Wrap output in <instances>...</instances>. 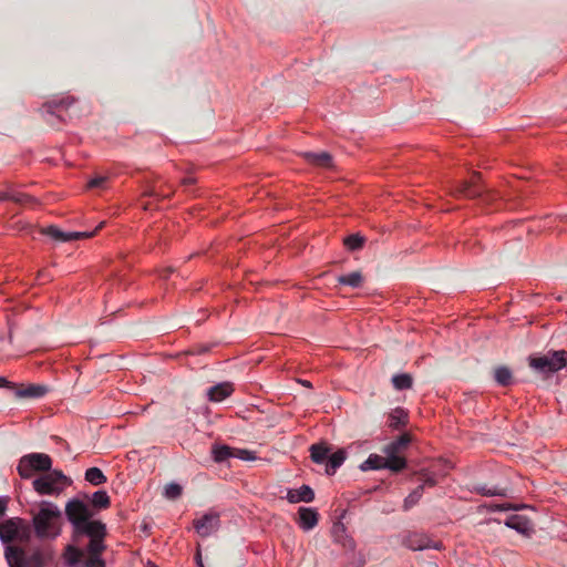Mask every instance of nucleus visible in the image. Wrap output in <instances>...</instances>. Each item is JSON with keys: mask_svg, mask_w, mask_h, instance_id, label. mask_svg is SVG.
<instances>
[{"mask_svg": "<svg viewBox=\"0 0 567 567\" xmlns=\"http://www.w3.org/2000/svg\"><path fill=\"white\" fill-rule=\"evenodd\" d=\"M61 517L60 509L52 505L45 504L33 516V527L39 538H55L60 534L58 525Z\"/></svg>", "mask_w": 567, "mask_h": 567, "instance_id": "nucleus-1", "label": "nucleus"}, {"mask_svg": "<svg viewBox=\"0 0 567 567\" xmlns=\"http://www.w3.org/2000/svg\"><path fill=\"white\" fill-rule=\"evenodd\" d=\"M4 557L9 567H44L49 559V556L40 549L28 553L13 545L6 547Z\"/></svg>", "mask_w": 567, "mask_h": 567, "instance_id": "nucleus-2", "label": "nucleus"}, {"mask_svg": "<svg viewBox=\"0 0 567 567\" xmlns=\"http://www.w3.org/2000/svg\"><path fill=\"white\" fill-rule=\"evenodd\" d=\"M52 460L44 453H30L23 455L18 464V473L22 478H30L34 472H49Z\"/></svg>", "mask_w": 567, "mask_h": 567, "instance_id": "nucleus-3", "label": "nucleus"}, {"mask_svg": "<svg viewBox=\"0 0 567 567\" xmlns=\"http://www.w3.org/2000/svg\"><path fill=\"white\" fill-rule=\"evenodd\" d=\"M567 363L565 350L553 351L546 355L530 358L529 365L539 373H554L563 369Z\"/></svg>", "mask_w": 567, "mask_h": 567, "instance_id": "nucleus-4", "label": "nucleus"}, {"mask_svg": "<svg viewBox=\"0 0 567 567\" xmlns=\"http://www.w3.org/2000/svg\"><path fill=\"white\" fill-rule=\"evenodd\" d=\"M70 483L71 481L61 471L54 470L35 478L32 485L39 494L52 495L59 493V485L66 486Z\"/></svg>", "mask_w": 567, "mask_h": 567, "instance_id": "nucleus-5", "label": "nucleus"}, {"mask_svg": "<svg viewBox=\"0 0 567 567\" xmlns=\"http://www.w3.org/2000/svg\"><path fill=\"white\" fill-rule=\"evenodd\" d=\"M65 515L74 530L86 519L91 518L93 516V512L87 504L78 498H73L65 505Z\"/></svg>", "mask_w": 567, "mask_h": 567, "instance_id": "nucleus-6", "label": "nucleus"}, {"mask_svg": "<svg viewBox=\"0 0 567 567\" xmlns=\"http://www.w3.org/2000/svg\"><path fill=\"white\" fill-rule=\"evenodd\" d=\"M105 226V221H101L97 227L91 231H62L55 226H49L42 230V234L50 236L56 241L65 243L71 240H78V239H85L93 237L100 229H102Z\"/></svg>", "mask_w": 567, "mask_h": 567, "instance_id": "nucleus-7", "label": "nucleus"}, {"mask_svg": "<svg viewBox=\"0 0 567 567\" xmlns=\"http://www.w3.org/2000/svg\"><path fill=\"white\" fill-rule=\"evenodd\" d=\"M404 545L412 550L437 549L442 548V543L436 542L425 534L412 533L404 539Z\"/></svg>", "mask_w": 567, "mask_h": 567, "instance_id": "nucleus-8", "label": "nucleus"}, {"mask_svg": "<svg viewBox=\"0 0 567 567\" xmlns=\"http://www.w3.org/2000/svg\"><path fill=\"white\" fill-rule=\"evenodd\" d=\"M196 533L202 537H208L219 527V515L207 513L193 522Z\"/></svg>", "mask_w": 567, "mask_h": 567, "instance_id": "nucleus-9", "label": "nucleus"}, {"mask_svg": "<svg viewBox=\"0 0 567 567\" xmlns=\"http://www.w3.org/2000/svg\"><path fill=\"white\" fill-rule=\"evenodd\" d=\"M73 532H74L75 537L86 535L90 538H100V537H105L106 527H105V524H103L102 522L91 520L89 518L84 523H82L78 528H75Z\"/></svg>", "mask_w": 567, "mask_h": 567, "instance_id": "nucleus-10", "label": "nucleus"}, {"mask_svg": "<svg viewBox=\"0 0 567 567\" xmlns=\"http://www.w3.org/2000/svg\"><path fill=\"white\" fill-rule=\"evenodd\" d=\"M480 173H474L470 181L461 183L455 189L456 195L465 198H476L483 195V187L478 185Z\"/></svg>", "mask_w": 567, "mask_h": 567, "instance_id": "nucleus-11", "label": "nucleus"}, {"mask_svg": "<svg viewBox=\"0 0 567 567\" xmlns=\"http://www.w3.org/2000/svg\"><path fill=\"white\" fill-rule=\"evenodd\" d=\"M234 392V385L230 382H221L210 386L207 390V396L212 402H221Z\"/></svg>", "mask_w": 567, "mask_h": 567, "instance_id": "nucleus-12", "label": "nucleus"}, {"mask_svg": "<svg viewBox=\"0 0 567 567\" xmlns=\"http://www.w3.org/2000/svg\"><path fill=\"white\" fill-rule=\"evenodd\" d=\"M299 514V526L305 530L313 529L319 520V514L317 509L310 507H300Z\"/></svg>", "mask_w": 567, "mask_h": 567, "instance_id": "nucleus-13", "label": "nucleus"}, {"mask_svg": "<svg viewBox=\"0 0 567 567\" xmlns=\"http://www.w3.org/2000/svg\"><path fill=\"white\" fill-rule=\"evenodd\" d=\"M49 392V388L44 384H28L21 385L16 392V395L21 399H39Z\"/></svg>", "mask_w": 567, "mask_h": 567, "instance_id": "nucleus-14", "label": "nucleus"}, {"mask_svg": "<svg viewBox=\"0 0 567 567\" xmlns=\"http://www.w3.org/2000/svg\"><path fill=\"white\" fill-rule=\"evenodd\" d=\"M287 499L289 503H310L315 499V492L308 485H302L299 488L289 489L287 494Z\"/></svg>", "mask_w": 567, "mask_h": 567, "instance_id": "nucleus-15", "label": "nucleus"}, {"mask_svg": "<svg viewBox=\"0 0 567 567\" xmlns=\"http://www.w3.org/2000/svg\"><path fill=\"white\" fill-rule=\"evenodd\" d=\"M505 525L509 528H513L522 534H528L532 530V524L530 520L524 516L514 514L507 517L505 520Z\"/></svg>", "mask_w": 567, "mask_h": 567, "instance_id": "nucleus-16", "label": "nucleus"}, {"mask_svg": "<svg viewBox=\"0 0 567 567\" xmlns=\"http://www.w3.org/2000/svg\"><path fill=\"white\" fill-rule=\"evenodd\" d=\"M18 523L14 519H8L0 524V539L3 544H9L19 536Z\"/></svg>", "mask_w": 567, "mask_h": 567, "instance_id": "nucleus-17", "label": "nucleus"}, {"mask_svg": "<svg viewBox=\"0 0 567 567\" xmlns=\"http://www.w3.org/2000/svg\"><path fill=\"white\" fill-rule=\"evenodd\" d=\"M303 157L311 164L319 167H331L332 166V157L328 152H307L303 154Z\"/></svg>", "mask_w": 567, "mask_h": 567, "instance_id": "nucleus-18", "label": "nucleus"}, {"mask_svg": "<svg viewBox=\"0 0 567 567\" xmlns=\"http://www.w3.org/2000/svg\"><path fill=\"white\" fill-rule=\"evenodd\" d=\"M411 443V435L409 433H404L400 435L396 440L385 445L383 449L384 454H396L406 449Z\"/></svg>", "mask_w": 567, "mask_h": 567, "instance_id": "nucleus-19", "label": "nucleus"}, {"mask_svg": "<svg viewBox=\"0 0 567 567\" xmlns=\"http://www.w3.org/2000/svg\"><path fill=\"white\" fill-rule=\"evenodd\" d=\"M311 460L317 463H327L330 455V447L324 443L312 444L309 449Z\"/></svg>", "mask_w": 567, "mask_h": 567, "instance_id": "nucleus-20", "label": "nucleus"}, {"mask_svg": "<svg viewBox=\"0 0 567 567\" xmlns=\"http://www.w3.org/2000/svg\"><path fill=\"white\" fill-rule=\"evenodd\" d=\"M346 452L343 450H338L337 452L330 454L326 463V473L328 475H333L336 471L343 464Z\"/></svg>", "mask_w": 567, "mask_h": 567, "instance_id": "nucleus-21", "label": "nucleus"}, {"mask_svg": "<svg viewBox=\"0 0 567 567\" xmlns=\"http://www.w3.org/2000/svg\"><path fill=\"white\" fill-rule=\"evenodd\" d=\"M234 449L228 445L214 444L212 446V456L216 463H223L234 457Z\"/></svg>", "mask_w": 567, "mask_h": 567, "instance_id": "nucleus-22", "label": "nucleus"}, {"mask_svg": "<svg viewBox=\"0 0 567 567\" xmlns=\"http://www.w3.org/2000/svg\"><path fill=\"white\" fill-rule=\"evenodd\" d=\"M384 468L399 473L406 467V460L396 454H385Z\"/></svg>", "mask_w": 567, "mask_h": 567, "instance_id": "nucleus-23", "label": "nucleus"}, {"mask_svg": "<svg viewBox=\"0 0 567 567\" xmlns=\"http://www.w3.org/2000/svg\"><path fill=\"white\" fill-rule=\"evenodd\" d=\"M337 281L340 285L350 286L352 288H359L363 284V275L361 271H353L348 275L339 276Z\"/></svg>", "mask_w": 567, "mask_h": 567, "instance_id": "nucleus-24", "label": "nucleus"}, {"mask_svg": "<svg viewBox=\"0 0 567 567\" xmlns=\"http://www.w3.org/2000/svg\"><path fill=\"white\" fill-rule=\"evenodd\" d=\"M494 379L502 386H508L513 383L512 371L504 365L494 369Z\"/></svg>", "mask_w": 567, "mask_h": 567, "instance_id": "nucleus-25", "label": "nucleus"}, {"mask_svg": "<svg viewBox=\"0 0 567 567\" xmlns=\"http://www.w3.org/2000/svg\"><path fill=\"white\" fill-rule=\"evenodd\" d=\"M64 557H65L66 563L71 567H76L80 563H82V559L84 557V551L80 548L69 545L66 547Z\"/></svg>", "mask_w": 567, "mask_h": 567, "instance_id": "nucleus-26", "label": "nucleus"}, {"mask_svg": "<svg viewBox=\"0 0 567 567\" xmlns=\"http://www.w3.org/2000/svg\"><path fill=\"white\" fill-rule=\"evenodd\" d=\"M385 457L378 454H370L369 457L361 464L362 471L382 470L384 468Z\"/></svg>", "mask_w": 567, "mask_h": 567, "instance_id": "nucleus-27", "label": "nucleus"}, {"mask_svg": "<svg viewBox=\"0 0 567 567\" xmlns=\"http://www.w3.org/2000/svg\"><path fill=\"white\" fill-rule=\"evenodd\" d=\"M392 384L396 390H408L412 388L413 379L409 373L395 374L392 377Z\"/></svg>", "mask_w": 567, "mask_h": 567, "instance_id": "nucleus-28", "label": "nucleus"}, {"mask_svg": "<svg viewBox=\"0 0 567 567\" xmlns=\"http://www.w3.org/2000/svg\"><path fill=\"white\" fill-rule=\"evenodd\" d=\"M91 504L97 509H105L111 505V499L105 491H97L92 495Z\"/></svg>", "mask_w": 567, "mask_h": 567, "instance_id": "nucleus-29", "label": "nucleus"}, {"mask_svg": "<svg viewBox=\"0 0 567 567\" xmlns=\"http://www.w3.org/2000/svg\"><path fill=\"white\" fill-rule=\"evenodd\" d=\"M85 480L91 484L99 486L106 482V476L99 467H90L85 472Z\"/></svg>", "mask_w": 567, "mask_h": 567, "instance_id": "nucleus-30", "label": "nucleus"}, {"mask_svg": "<svg viewBox=\"0 0 567 567\" xmlns=\"http://www.w3.org/2000/svg\"><path fill=\"white\" fill-rule=\"evenodd\" d=\"M423 494V485L417 486L414 491H412L403 502V511H410L414 505L419 503Z\"/></svg>", "mask_w": 567, "mask_h": 567, "instance_id": "nucleus-31", "label": "nucleus"}, {"mask_svg": "<svg viewBox=\"0 0 567 567\" xmlns=\"http://www.w3.org/2000/svg\"><path fill=\"white\" fill-rule=\"evenodd\" d=\"M406 413L402 409L394 410L389 417V426L400 429L406 423Z\"/></svg>", "mask_w": 567, "mask_h": 567, "instance_id": "nucleus-32", "label": "nucleus"}, {"mask_svg": "<svg viewBox=\"0 0 567 567\" xmlns=\"http://www.w3.org/2000/svg\"><path fill=\"white\" fill-rule=\"evenodd\" d=\"M365 238L359 234H353L344 238L343 243L350 250H359L363 247Z\"/></svg>", "mask_w": 567, "mask_h": 567, "instance_id": "nucleus-33", "label": "nucleus"}, {"mask_svg": "<svg viewBox=\"0 0 567 567\" xmlns=\"http://www.w3.org/2000/svg\"><path fill=\"white\" fill-rule=\"evenodd\" d=\"M10 197H11L12 202H14L16 204L21 205V206L32 205L37 202V199L34 197H32L28 194L18 192L16 189H14L13 195H11Z\"/></svg>", "mask_w": 567, "mask_h": 567, "instance_id": "nucleus-34", "label": "nucleus"}, {"mask_svg": "<svg viewBox=\"0 0 567 567\" xmlns=\"http://www.w3.org/2000/svg\"><path fill=\"white\" fill-rule=\"evenodd\" d=\"M104 537L100 538H91L87 544V553L89 555H101L102 551L105 549V546L103 544Z\"/></svg>", "mask_w": 567, "mask_h": 567, "instance_id": "nucleus-35", "label": "nucleus"}, {"mask_svg": "<svg viewBox=\"0 0 567 567\" xmlns=\"http://www.w3.org/2000/svg\"><path fill=\"white\" fill-rule=\"evenodd\" d=\"M477 492L484 496H505L506 489L505 488H498V487H488L487 485L478 486Z\"/></svg>", "mask_w": 567, "mask_h": 567, "instance_id": "nucleus-36", "label": "nucleus"}, {"mask_svg": "<svg viewBox=\"0 0 567 567\" xmlns=\"http://www.w3.org/2000/svg\"><path fill=\"white\" fill-rule=\"evenodd\" d=\"M171 194H172V192H165L162 188L158 189L155 186H153V187H150L148 189H146L143 195L150 196V197H153V198L159 200L163 198H168L171 196Z\"/></svg>", "mask_w": 567, "mask_h": 567, "instance_id": "nucleus-37", "label": "nucleus"}, {"mask_svg": "<svg viewBox=\"0 0 567 567\" xmlns=\"http://www.w3.org/2000/svg\"><path fill=\"white\" fill-rule=\"evenodd\" d=\"M182 495V486L176 483H171L165 487V496L169 499H176Z\"/></svg>", "mask_w": 567, "mask_h": 567, "instance_id": "nucleus-38", "label": "nucleus"}, {"mask_svg": "<svg viewBox=\"0 0 567 567\" xmlns=\"http://www.w3.org/2000/svg\"><path fill=\"white\" fill-rule=\"evenodd\" d=\"M234 457L243 461H254L256 456L254 452L243 449H234Z\"/></svg>", "mask_w": 567, "mask_h": 567, "instance_id": "nucleus-39", "label": "nucleus"}, {"mask_svg": "<svg viewBox=\"0 0 567 567\" xmlns=\"http://www.w3.org/2000/svg\"><path fill=\"white\" fill-rule=\"evenodd\" d=\"M45 120L48 123H50L52 126L59 128L60 127V116H55L53 110L51 106L45 107Z\"/></svg>", "mask_w": 567, "mask_h": 567, "instance_id": "nucleus-40", "label": "nucleus"}, {"mask_svg": "<svg viewBox=\"0 0 567 567\" xmlns=\"http://www.w3.org/2000/svg\"><path fill=\"white\" fill-rule=\"evenodd\" d=\"M85 567H105V561L100 558V555H90L84 561Z\"/></svg>", "mask_w": 567, "mask_h": 567, "instance_id": "nucleus-41", "label": "nucleus"}, {"mask_svg": "<svg viewBox=\"0 0 567 567\" xmlns=\"http://www.w3.org/2000/svg\"><path fill=\"white\" fill-rule=\"evenodd\" d=\"M107 178L104 177V176H97V177H94L92 178L87 186L90 188H101V187H104L105 183H106Z\"/></svg>", "mask_w": 567, "mask_h": 567, "instance_id": "nucleus-42", "label": "nucleus"}, {"mask_svg": "<svg viewBox=\"0 0 567 567\" xmlns=\"http://www.w3.org/2000/svg\"><path fill=\"white\" fill-rule=\"evenodd\" d=\"M422 481H423V484H422V485H423V487H424V486H430V487H432V486H435V485H436V480H435L433 476L429 475V474H424V475L422 476Z\"/></svg>", "mask_w": 567, "mask_h": 567, "instance_id": "nucleus-43", "label": "nucleus"}, {"mask_svg": "<svg viewBox=\"0 0 567 567\" xmlns=\"http://www.w3.org/2000/svg\"><path fill=\"white\" fill-rule=\"evenodd\" d=\"M516 507H514L512 504L509 503H504V504H497L494 506V509L495 511H509V509H515Z\"/></svg>", "mask_w": 567, "mask_h": 567, "instance_id": "nucleus-44", "label": "nucleus"}, {"mask_svg": "<svg viewBox=\"0 0 567 567\" xmlns=\"http://www.w3.org/2000/svg\"><path fill=\"white\" fill-rule=\"evenodd\" d=\"M14 189H8L4 192H0V200H11V195H13Z\"/></svg>", "mask_w": 567, "mask_h": 567, "instance_id": "nucleus-45", "label": "nucleus"}, {"mask_svg": "<svg viewBox=\"0 0 567 567\" xmlns=\"http://www.w3.org/2000/svg\"><path fill=\"white\" fill-rule=\"evenodd\" d=\"M0 388H14V385L7 379L0 377Z\"/></svg>", "mask_w": 567, "mask_h": 567, "instance_id": "nucleus-46", "label": "nucleus"}, {"mask_svg": "<svg viewBox=\"0 0 567 567\" xmlns=\"http://www.w3.org/2000/svg\"><path fill=\"white\" fill-rule=\"evenodd\" d=\"M7 509V501L4 498H0V516L6 513Z\"/></svg>", "mask_w": 567, "mask_h": 567, "instance_id": "nucleus-47", "label": "nucleus"}, {"mask_svg": "<svg viewBox=\"0 0 567 567\" xmlns=\"http://www.w3.org/2000/svg\"><path fill=\"white\" fill-rule=\"evenodd\" d=\"M194 183H195V178H193V177H185L183 179V185H185V186L193 185Z\"/></svg>", "mask_w": 567, "mask_h": 567, "instance_id": "nucleus-48", "label": "nucleus"}, {"mask_svg": "<svg viewBox=\"0 0 567 567\" xmlns=\"http://www.w3.org/2000/svg\"><path fill=\"white\" fill-rule=\"evenodd\" d=\"M195 559H196V563H197V567H200V564H203V560H202V555H200L199 550L196 553Z\"/></svg>", "mask_w": 567, "mask_h": 567, "instance_id": "nucleus-49", "label": "nucleus"}, {"mask_svg": "<svg viewBox=\"0 0 567 567\" xmlns=\"http://www.w3.org/2000/svg\"><path fill=\"white\" fill-rule=\"evenodd\" d=\"M172 271H173V269H172V268H167V269L165 270V274L163 275V277H164V278H167V277H168V275H169Z\"/></svg>", "mask_w": 567, "mask_h": 567, "instance_id": "nucleus-50", "label": "nucleus"}, {"mask_svg": "<svg viewBox=\"0 0 567 567\" xmlns=\"http://www.w3.org/2000/svg\"><path fill=\"white\" fill-rule=\"evenodd\" d=\"M303 384L307 386H310V382H308V381H305Z\"/></svg>", "mask_w": 567, "mask_h": 567, "instance_id": "nucleus-51", "label": "nucleus"}, {"mask_svg": "<svg viewBox=\"0 0 567 567\" xmlns=\"http://www.w3.org/2000/svg\"><path fill=\"white\" fill-rule=\"evenodd\" d=\"M144 205V209H148V204H143Z\"/></svg>", "mask_w": 567, "mask_h": 567, "instance_id": "nucleus-52", "label": "nucleus"}, {"mask_svg": "<svg viewBox=\"0 0 567 567\" xmlns=\"http://www.w3.org/2000/svg\"><path fill=\"white\" fill-rule=\"evenodd\" d=\"M200 567H205L204 564H200Z\"/></svg>", "mask_w": 567, "mask_h": 567, "instance_id": "nucleus-53", "label": "nucleus"}]
</instances>
